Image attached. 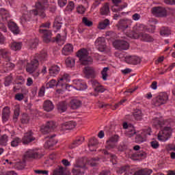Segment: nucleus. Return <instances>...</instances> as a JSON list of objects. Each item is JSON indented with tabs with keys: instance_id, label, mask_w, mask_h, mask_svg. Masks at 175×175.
<instances>
[{
	"instance_id": "19",
	"label": "nucleus",
	"mask_w": 175,
	"mask_h": 175,
	"mask_svg": "<svg viewBox=\"0 0 175 175\" xmlns=\"http://www.w3.org/2000/svg\"><path fill=\"white\" fill-rule=\"evenodd\" d=\"M84 142V137H77L75 140L73 141L72 143L70 144L68 148L70 150H73V148H76V147H79L80 144H82Z\"/></svg>"
},
{
	"instance_id": "18",
	"label": "nucleus",
	"mask_w": 175,
	"mask_h": 175,
	"mask_svg": "<svg viewBox=\"0 0 175 175\" xmlns=\"http://www.w3.org/2000/svg\"><path fill=\"white\" fill-rule=\"evenodd\" d=\"M125 61L126 64L131 65H137V64H140L141 62V59L137 56H126Z\"/></svg>"
},
{
	"instance_id": "20",
	"label": "nucleus",
	"mask_w": 175,
	"mask_h": 175,
	"mask_svg": "<svg viewBox=\"0 0 175 175\" xmlns=\"http://www.w3.org/2000/svg\"><path fill=\"white\" fill-rule=\"evenodd\" d=\"M62 53L63 55H70V53H73V45L72 44H66L63 47Z\"/></svg>"
},
{
	"instance_id": "49",
	"label": "nucleus",
	"mask_w": 175,
	"mask_h": 175,
	"mask_svg": "<svg viewBox=\"0 0 175 175\" xmlns=\"http://www.w3.org/2000/svg\"><path fill=\"white\" fill-rule=\"evenodd\" d=\"M53 175H70L69 174H65L64 172V168L62 167H60L59 169H57L55 170L54 172H53Z\"/></svg>"
},
{
	"instance_id": "28",
	"label": "nucleus",
	"mask_w": 175,
	"mask_h": 175,
	"mask_svg": "<svg viewBox=\"0 0 175 175\" xmlns=\"http://www.w3.org/2000/svg\"><path fill=\"white\" fill-rule=\"evenodd\" d=\"M109 13H110V7L109 6V3H105L100 9V14L101 16H107Z\"/></svg>"
},
{
	"instance_id": "13",
	"label": "nucleus",
	"mask_w": 175,
	"mask_h": 175,
	"mask_svg": "<svg viewBox=\"0 0 175 175\" xmlns=\"http://www.w3.org/2000/svg\"><path fill=\"white\" fill-rule=\"evenodd\" d=\"M25 159L31 158L32 159H38V158H42V154H40L36 150L29 149L24 154Z\"/></svg>"
},
{
	"instance_id": "47",
	"label": "nucleus",
	"mask_w": 175,
	"mask_h": 175,
	"mask_svg": "<svg viewBox=\"0 0 175 175\" xmlns=\"http://www.w3.org/2000/svg\"><path fill=\"white\" fill-rule=\"evenodd\" d=\"M82 23L84 24L86 27H92L94 25V23L90 20H88V18L83 17L82 19Z\"/></svg>"
},
{
	"instance_id": "35",
	"label": "nucleus",
	"mask_w": 175,
	"mask_h": 175,
	"mask_svg": "<svg viewBox=\"0 0 175 175\" xmlns=\"http://www.w3.org/2000/svg\"><path fill=\"white\" fill-rule=\"evenodd\" d=\"M58 87L59 85V81L57 82V81L54 79H51L49 82H48L46 84V90H49V88H54V87Z\"/></svg>"
},
{
	"instance_id": "23",
	"label": "nucleus",
	"mask_w": 175,
	"mask_h": 175,
	"mask_svg": "<svg viewBox=\"0 0 175 175\" xmlns=\"http://www.w3.org/2000/svg\"><path fill=\"white\" fill-rule=\"evenodd\" d=\"M69 106L70 109H72V110H77V109H79V107H81V100L76 98L72 99L70 102Z\"/></svg>"
},
{
	"instance_id": "37",
	"label": "nucleus",
	"mask_w": 175,
	"mask_h": 175,
	"mask_svg": "<svg viewBox=\"0 0 175 175\" xmlns=\"http://www.w3.org/2000/svg\"><path fill=\"white\" fill-rule=\"evenodd\" d=\"M65 62L68 68H73L76 64V60L72 57H68L67 59H66Z\"/></svg>"
},
{
	"instance_id": "15",
	"label": "nucleus",
	"mask_w": 175,
	"mask_h": 175,
	"mask_svg": "<svg viewBox=\"0 0 175 175\" xmlns=\"http://www.w3.org/2000/svg\"><path fill=\"white\" fill-rule=\"evenodd\" d=\"M57 123L53 120L47 121L44 126V133H50V132H54L57 129Z\"/></svg>"
},
{
	"instance_id": "31",
	"label": "nucleus",
	"mask_w": 175,
	"mask_h": 175,
	"mask_svg": "<svg viewBox=\"0 0 175 175\" xmlns=\"http://www.w3.org/2000/svg\"><path fill=\"white\" fill-rule=\"evenodd\" d=\"M54 110V104L50 100H46L44 102V111H53Z\"/></svg>"
},
{
	"instance_id": "3",
	"label": "nucleus",
	"mask_w": 175,
	"mask_h": 175,
	"mask_svg": "<svg viewBox=\"0 0 175 175\" xmlns=\"http://www.w3.org/2000/svg\"><path fill=\"white\" fill-rule=\"evenodd\" d=\"M89 55L88 51L85 49H81L77 52V57L79 58L81 65H92L94 59Z\"/></svg>"
},
{
	"instance_id": "10",
	"label": "nucleus",
	"mask_w": 175,
	"mask_h": 175,
	"mask_svg": "<svg viewBox=\"0 0 175 175\" xmlns=\"http://www.w3.org/2000/svg\"><path fill=\"white\" fill-rule=\"evenodd\" d=\"M152 14H155L157 17H166L167 11L166 8L161 6L153 7L152 8Z\"/></svg>"
},
{
	"instance_id": "55",
	"label": "nucleus",
	"mask_w": 175,
	"mask_h": 175,
	"mask_svg": "<svg viewBox=\"0 0 175 175\" xmlns=\"http://www.w3.org/2000/svg\"><path fill=\"white\" fill-rule=\"evenodd\" d=\"M118 151H120V152H124L125 150L128 148V146L125 144H122L118 146Z\"/></svg>"
},
{
	"instance_id": "61",
	"label": "nucleus",
	"mask_w": 175,
	"mask_h": 175,
	"mask_svg": "<svg viewBox=\"0 0 175 175\" xmlns=\"http://www.w3.org/2000/svg\"><path fill=\"white\" fill-rule=\"evenodd\" d=\"M24 99V94L21 93H18L15 95V100H18L19 102H21Z\"/></svg>"
},
{
	"instance_id": "59",
	"label": "nucleus",
	"mask_w": 175,
	"mask_h": 175,
	"mask_svg": "<svg viewBox=\"0 0 175 175\" xmlns=\"http://www.w3.org/2000/svg\"><path fill=\"white\" fill-rule=\"evenodd\" d=\"M77 12L79 14H84V13H85V8H84V6H83V5H79L77 8Z\"/></svg>"
},
{
	"instance_id": "39",
	"label": "nucleus",
	"mask_w": 175,
	"mask_h": 175,
	"mask_svg": "<svg viewBox=\"0 0 175 175\" xmlns=\"http://www.w3.org/2000/svg\"><path fill=\"white\" fill-rule=\"evenodd\" d=\"M72 172L74 175H81L85 173V170L79 167H77L76 165H75V167L72 169Z\"/></svg>"
},
{
	"instance_id": "51",
	"label": "nucleus",
	"mask_w": 175,
	"mask_h": 175,
	"mask_svg": "<svg viewBox=\"0 0 175 175\" xmlns=\"http://www.w3.org/2000/svg\"><path fill=\"white\" fill-rule=\"evenodd\" d=\"M22 124H28L29 122V116L27 113H24L21 118Z\"/></svg>"
},
{
	"instance_id": "50",
	"label": "nucleus",
	"mask_w": 175,
	"mask_h": 175,
	"mask_svg": "<svg viewBox=\"0 0 175 175\" xmlns=\"http://www.w3.org/2000/svg\"><path fill=\"white\" fill-rule=\"evenodd\" d=\"M137 154L138 155V159H139V161H141L142 159H146V158L147 157V153H146V152L143 150H140L139 152H137Z\"/></svg>"
},
{
	"instance_id": "62",
	"label": "nucleus",
	"mask_w": 175,
	"mask_h": 175,
	"mask_svg": "<svg viewBox=\"0 0 175 175\" xmlns=\"http://www.w3.org/2000/svg\"><path fill=\"white\" fill-rule=\"evenodd\" d=\"M94 91L96 92H105V88L103 86L98 85V86H96L94 88Z\"/></svg>"
},
{
	"instance_id": "27",
	"label": "nucleus",
	"mask_w": 175,
	"mask_h": 175,
	"mask_svg": "<svg viewBox=\"0 0 175 175\" xmlns=\"http://www.w3.org/2000/svg\"><path fill=\"white\" fill-rule=\"evenodd\" d=\"M23 47V42H12L10 44V49L13 51H20Z\"/></svg>"
},
{
	"instance_id": "8",
	"label": "nucleus",
	"mask_w": 175,
	"mask_h": 175,
	"mask_svg": "<svg viewBox=\"0 0 175 175\" xmlns=\"http://www.w3.org/2000/svg\"><path fill=\"white\" fill-rule=\"evenodd\" d=\"M38 66H39V60L33 59L29 63L27 64L26 71L30 75H32L38 69Z\"/></svg>"
},
{
	"instance_id": "43",
	"label": "nucleus",
	"mask_w": 175,
	"mask_h": 175,
	"mask_svg": "<svg viewBox=\"0 0 175 175\" xmlns=\"http://www.w3.org/2000/svg\"><path fill=\"white\" fill-rule=\"evenodd\" d=\"M39 43V40L38 39H33L31 40L29 42V49H36V47H38V44Z\"/></svg>"
},
{
	"instance_id": "60",
	"label": "nucleus",
	"mask_w": 175,
	"mask_h": 175,
	"mask_svg": "<svg viewBox=\"0 0 175 175\" xmlns=\"http://www.w3.org/2000/svg\"><path fill=\"white\" fill-rule=\"evenodd\" d=\"M119 139H120V136L115 135L111 137L108 140L109 142H112V143H117Z\"/></svg>"
},
{
	"instance_id": "7",
	"label": "nucleus",
	"mask_w": 175,
	"mask_h": 175,
	"mask_svg": "<svg viewBox=\"0 0 175 175\" xmlns=\"http://www.w3.org/2000/svg\"><path fill=\"white\" fill-rule=\"evenodd\" d=\"M167 99H169L167 94L161 93L159 96L153 98V103L157 107L162 106V105H165L167 102Z\"/></svg>"
},
{
	"instance_id": "24",
	"label": "nucleus",
	"mask_w": 175,
	"mask_h": 175,
	"mask_svg": "<svg viewBox=\"0 0 175 175\" xmlns=\"http://www.w3.org/2000/svg\"><path fill=\"white\" fill-rule=\"evenodd\" d=\"M10 117V108L9 107H5L3 109L2 120L4 122H6Z\"/></svg>"
},
{
	"instance_id": "21",
	"label": "nucleus",
	"mask_w": 175,
	"mask_h": 175,
	"mask_svg": "<svg viewBox=\"0 0 175 175\" xmlns=\"http://www.w3.org/2000/svg\"><path fill=\"white\" fill-rule=\"evenodd\" d=\"M57 109L59 113H65L68 110V103L66 101H61L57 105Z\"/></svg>"
},
{
	"instance_id": "1",
	"label": "nucleus",
	"mask_w": 175,
	"mask_h": 175,
	"mask_svg": "<svg viewBox=\"0 0 175 175\" xmlns=\"http://www.w3.org/2000/svg\"><path fill=\"white\" fill-rule=\"evenodd\" d=\"M36 10H31L22 16L21 18L22 24L31 21L32 16H43L44 13V0H38L36 3Z\"/></svg>"
},
{
	"instance_id": "12",
	"label": "nucleus",
	"mask_w": 175,
	"mask_h": 175,
	"mask_svg": "<svg viewBox=\"0 0 175 175\" xmlns=\"http://www.w3.org/2000/svg\"><path fill=\"white\" fill-rule=\"evenodd\" d=\"M21 139L23 144H29V143L35 142V140H36V137H33V132H32V131H29L25 133V135Z\"/></svg>"
},
{
	"instance_id": "46",
	"label": "nucleus",
	"mask_w": 175,
	"mask_h": 175,
	"mask_svg": "<svg viewBox=\"0 0 175 175\" xmlns=\"http://www.w3.org/2000/svg\"><path fill=\"white\" fill-rule=\"evenodd\" d=\"M107 70H109V68L105 67L101 71L102 79L103 80H104V81H106V80H107V76H109V75H107Z\"/></svg>"
},
{
	"instance_id": "9",
	"label": "nucleus",
	"mask_w": 175,
	"mask_h": 175,
	"mask_svg": "<svg viewBox=\"0 0 175 175\" xmlns=\"http://www.w3.org/2000/svg\"><path fill=\"white\" fill-rule=\"evenodd\" d=\"M172 129L169 126H165L163 128L162 132V135H158L159 140H161L162 142H166V140H169L172 136Z\"/></svg>"
},
{
	"instance_id": "54",
	"label": "nucleus",
	"mask_w": 175,
	"mask_h": 175,
	"mask_svg": "<svg viewBox=\"0 0 175 175\" xmlns=\"http://www.w3.org/2000/svg\"><path fill=\"white\" fill-rule=\"evenodd\" d=\"M78 88H79V90L81 91H83L84 90H87L88 88V86H87V84L84 82H78Z\"/></svg>"
},
{
	"instance_id": "16",
	"label": "nucleus",
	"mask_w": 175,
	"mask_h": 175,
	"mask_svg": "<svg viewBox=\"0 0 175 175\" xmlns=\"http://www.w3.org/2000/svg\"><path fill=\"white\" fill-rule=\"evenodd\" d=\"M76 122L74 121H69L62 123L61 124V131H70L71 129H74L76 128Z\"/></svg>"
},
{
	"instance_id": "52",
	"label": "nucleus",
	"mask_w": 175,
	"mask_h": 175,
	"mask_svg": "<svg viewBox=\"0 0 175 175\" xmlns=\"http://www.w3.org/2000/svg\"><path fill=\"white\" fill-rule=\"evenodd\" d=\"M75 9V3L73 1H69L68 5L66 8L67 12H72Z\"/></svg>"
},
{
	"instance_id": "11",
	"label": "nucleus",
	"mask_w": 175,
	"mask_h": 175,
	"mask_svg": "<svg viewBox=\"0 0 175 175\" xmlns=\"http://www.w3.org/2000/svg\"><path fill=\"white\" fill-rule=\"evenodd\" d=\"M83 73L86 79H95L96 77V72L94 67L85 66L83 69Z\"/></svg>"
},
{
	"instance_id": "58",
	"label": "nucleus",
	"mask_w": 175,
	"mask_h": 175,
	"mask_svg": "<svg viewBox=\"0 0 175 175\" xmlns=\"http://www.w3.org/2000/svg\"><path fill=\"white\" fill-rule=\"evenodd\" d=\"M153 125L154 126H162V122L159 120V118H155L153 119Z\"/></svg>"
},
{
	"instance_id": "42",
	"label": "nucleus",
	"mask_w": 175,
	"mask_h": 175,
	"mask_svg": "<svg viewBox=\"0 0 175 175\" xmlns=\"http://www.w3.org/2000/svg\"><path fill=\"white\" fill-rule=\"evenodd\" d=\"M14 166L18 169V170H23L27 166L25 163V158L23 160V161L16 163Z\"/></svg>"
},
{
	"instance_id": "17",
	"label": "nucleus",
	"mask_w": 175,
	"mask_h": 175,
	"mask_svg": "<svg viewBox=\"0 0 175 175\" xmlns=\"http://www.w3.org/2000/svg\"><path fill=\"white\" fill-rule=\"evenodd\" d=\"M44 43H54V37H53L51 30L44 29Z\"/></svg>"
},
{
	"instance_id": "32",
	"label": "nucleus",
	"mask_w": 175,
	"mask_h": 175,
	"mask_svg": "<svg viewBox=\"0 0 175 175\" xmlns=\"http://www.w3.org/2000/svg\"><path fill=\"white\" fill-rule=\"evenodd\" d=\"M59 70H61V68H59V66L57 65H53L51 66V67L49 68V73L52 76H55L59 73Z\"/></svg>"
},
{
	"instance_id": "64",
	"label": "nucleus",
	"mask_w": 175,
	"mask_h": 175,
	"mask_svg": "<svg viewBox=\"0 0 175 175\" xmlns=\"http://www.w3.org/2000/svg\"><path fill=\"white\" fill-rule=\"evenodd\" d=\"M142 175H150L151 174V173H152V170H150V169H144L142 170Z\"/></svg>"
},
{
	"instance_id": "36",
	"label": "nucleus",
	"mask_w": 175,
	"mask_h": 175,
	"mask_svg": "<svg viewBox=\"0 0 175 175\" xmlns=\"http://www.w3.org/2000/svg\"><path fill=\"white\" fill-rule=\"evenodd\" d=\"M133 116L136 121H142L143 120V113L139 109L135 110Z\"/></svg>"
},
{
	"instance_id": "4",
	"label": "nucleus",
	"mask_w": 175,
	"mask_h": 175,
	"mask_svg": "<svg viewBox=\"0 0 175 175\" xmlns=\"http://www.w3.org/2000/svg\"><path fill=\"white\" fill-rule=\"evenodd\" d=\"M129 36L133 39H139L141 42H146L148 43H150L154 40V38L152 36L144 32L137 33L133 31L129 34Z\"/></svg>"
},
{
	"instance_id": "56",
	"label": "nucleus",
	"mask_w": 175,
	"mask_h": 175,
	"mask_svg": "<svg viewBox=\"0 0 175 175\" xmlns=\"http://www.w3.org/2000/svg\"><path fill=\"white\" fill-rule=\"evenodd\" d=\"M13 80V78L12 77V75H10L5 78L4 84L5 87H9L12 81Z\"/></svg>"
},
{
	"instance_id": "57",
	"label": "nucleus",
	"mask_w": 175,
	"mask_h": 175,
	"mask_svg": "<svg viewBox=\"0 0 175 175\" xmlns=\"http://www.w3.org/2000/svg\"><path fill=\"white\" fill-rule=\"evenodd\" d=\"M150 146L152 148H154V150H157V148H159V142L158 141H152L150 142Z\"/></svg>"
},
{
	"instance_id": "34",
	"label": "nucleus",
	"mask_w": 175,
	"mask_h": 175,
	"mask_svg": "<svg viewBox=\"0 0 175 175\" xmlns=\"http://www.w3.org/2000/svg\"><path fill=\"white\" fill-rule=\"evenodd\" d=\"M109 25H110V21L109 19H105L98 23V29H105Z\"/></svg>"
},
{
	"instance_id": "53",
	"label": "nucleus",
	"mask_w": 175,
	"mask_h": 175,
	"mask_svg": "<svg viewBox=\"0 0 175 175\" xmlns=\"http://www.w3.org/2000/svg\"><path fill=\"white\" fill-rule=\"evenodd\" d=\"M102 153L104 154V155H109L112 159H116L117 158V156H116V154H113L109 152L106 149H103L102 150Z\"/></svg>"
},
{
	"instance_id": "63",
	"label": "nucleus",
	"mask_w": 175,
	"mask_h": 175,
	"mask_svg": "<svg viewBox=\"0 0 175 175\" xmlns=\"http://www.w3.org/2000/svg\"><path fill=\"white\" fill-rule=\"evenodd\" d=\"M135 142L136 143H143L144 142V137H142V135H138L135 137Z\"/></svg>"
},
{
	"instance_id": "22",
	"label": "nucleus",
	"mask_w": 175,
	"mask_h": 175,
	"mask_svg": "<svg viewBox=\"0 0 175 175\" xmlns=\"http://www.w3.org/2000/svg\"><path fill=\"white\" fill-rule=\"evenodd\" d=\"M125 8H128V3H124L120 5H118V4H115L113 6L111 7V10L113 12V13H120V12H122V10H124Z\"/></svg>"
},
{
	"instance_id": "5",
	"label": "nucleus",
	"mask_w": 175,
	"mask_h": 175,
	"mask_svg": "<svg viewBox=\"0 0 175 175\" xmlns=\"http://www.w3.org/2000/svg\"><path fill=\"white\" fill-rule=\"evenodd\" d=\"M95 46L98 47V50L101 53H110L111 51V49L110 47H107L106 45V39L105 37H98L95 42Z\"/></svg>"
},
{
	"instance_id": "41",
	"label": "nucleus",
	"mask_w": 175,
	"mask_h": 175,
	"mask_svg": "<svg viewBox=\"0 0 175 175\" xmlns=\"http://www.w3.org/2000/svg\"><path fill=\"white\" fill-rule=\"evenodd\" d=\"M8 142H9V137L6 134L0 137V146H8Z\"/></svg>"
},
{
	"instance_id": "30",
	"label": "nucleus",
	"mask_w": 175,
	"mask_h": 175,
	"mask_svg": "<svg viewBox=\"0 0 175 175\" xmlns=\"http://www.w3.org/2000/svg\"><path fill=\"white\" fill-rule=\"evenodd\" d=\"M75 166H77V167H79L80 169H83L85 171L87 170L86 163L84 159H79L75 164Z\"/></svg>"
},
{
	"instance_id": "2",
	"label": "nucleus",
	"mask_w": 175,
	"mask_h": 175,
	"mask_svg": "<svg viewBox=\"0 0 175 175\" xmlns=\"http://www.w3.org/2000/svg\"><path fill=\"white\" fill-rule=\"evenodd\" d=\"M0 14L3 23H6V21L8 22L9 29H10L15 35H18V33H20V29H18V26H17L16 23L10 21V15H9V13H8L5 9L2 8L0 10Z\"/></svg>"
},
{
	"instance_id": "14",
	"label": "nucleus",
	"mask_w": 175,
	"mask_h": 175,
	"mask_svg": "<svg viewBox=\"0 0 175 175\" xmlns=\"http://www.w3.org/2000/svg\"><path fill=\"white\" fill-rule=\"evenodd\" d=\"M55 134H53L52 135H48L45 136V148H51L53 146L57 144L58 143V141H57L55 139Z\"/></svg>"
},
{
	"instance_id": "6",
	"label": "nucleus",
	"mask_w": 175,
	"mask_h": 175,
	"mask_svg": "<svg viewBox=\"0 0 175 175\" xmlns=\"http://www.w3.org/2000/svg\"><path fill=\"white\" fill-rule=\"evenodd\" d=\"M114 49L122 51L129 49V43L124 40H115L112 43Z\"/></svg>"
},
{
	"instance_id": "40",
	"label": "nucleus",
	"mask_w": 175,
	"mask_h": 175,
	"mask_svg": "<svg viewBox=\"0 0 175 175\" xmlns=\"http://www.w3.org/2000/svg\"><path fill=\"white\" fill-rule=\"evenodd\" d=\"M65 35H66V33H65ZM65 40H66V36H62L59 33H58L56 37L53 38V43H55V42L59 43L60 42H65Z\"/></svg>"
},
{
	"instance_id": "33",
	"label": "nucleus",
	"mask_w": 175,
	"mask_h": 175,
	"mask_svg": "<svg viewBox=\"0 0 175 175\" xmlns=\"http://www.w3.org/2000/svg\"><path fill=\"white\" fill-rule=\"evenodd\" d=\"M160 35L161 36H169L172 35V30L169 27H162L160 29Z\"/></svg>"
},
{
	"instance_id": "25",
	"label": "nucleus",
	"mask_w": 175,
	"mask_h": 175,
	"mask_svg": "<svg viewBox=\"0 0 175 175\" xmlns=\"http://www.w3.org/2000/svg\"><path fill=\"white\" fill-rule=\"evenodd\" d=\"M131 24H132V22L131 21V20H128V19H121L118 23V25L120 28H123L124 29H126V28H129V27L131 25Z\"/></svg>"
},
{
	"instance_id": "26",
	"label": "nucleus",
	"mask_w": 175,
	"mask_h": 175,
	"mask_svg": "<svg viewBox=\"0 0 175 175\" xmlns=\"http://www.w3.org/2000/svg\"><path fill=\"white\" fill-rule=\"evenodd\" d=\"M98 144L99 142H98V139L95 137L91 138L88 144L90 151H96V149H92V147H96V146H98Z\"/></svg>"
},
{
	"instance_id": "29",
	"label": "nucleus",
	"mask_w": 175,
	"mask_h": 175,
	"mask_svg": "<svg viewBox=\"0 0 175 175\" xmlns=\"http://www.w3.org/2000/svg\"><path fill=\"white\" fill-rule=\"evenodd\" d=\"M0 54L5 61H10V51L7 49H0Z\"/></svg>"
},
{
	"instance_id": "38",
	"label": "nucleus",
	"mask_w": 175,
	"mask_h": 175,
	"mask_svg": "<svg viewBox=\"0 0 175 175\" xmlns=\"http://www.w3.org/2000/svg\"><path fill=\"white\" fill-rule=\"evenodd\" d=\"M10 60H6L4 63H3V66L4 69L6 70H12L14 68V64L10 62Z\"/></svg>"
},
{
	"instance_id": "44",
	"label": "nucleus",
	"mask_w": 175,
	"mask_h": 175,
	"mask_svg": "<svg viewBox=\"0 0 175 175\" xmlns=\"http://www.w3.org/2000/svg\"><path fill=\"white\" fill-rule=\"evenodd\" d=\"M21 142H23V140L21 139V138L18 137H16L12 139V142H11V146L12 147H18V144Z\"/></svg>"
},
{
	"instance_id": "48",
	"label": "nucleus",
	"mask_w": 175,
	"mask_h": 175,
	"mask_svg": "<svg viewBox=\"0 0 175 175\" xmlns=\"http://www.w3.org/2000/svg\"><path fill=\"white\" fill-rule=\"evenodd\" d=\"M116 148V143L109 141V139L107 140V145L105 146V148L107 150H113V148Z\"/></svg>"
},
{
	"instance_id": "45",
	"label": "nucleus",
	"mask_w": 175,
	"mask_h": 175,
	"mask_svg": "<svg viewBox=\"0 0 175 175\" xmlns=\"http://www.w3.org/2000/svg\"><path fill=\"white\" fill-rule=\"evenodd\" d=\"M131 167L129 165H124L122 167H120L118 170L117 173L118 174H122V173H125L126 172H128L129 170V168Z\"/></svg>"
}]
</instances>
